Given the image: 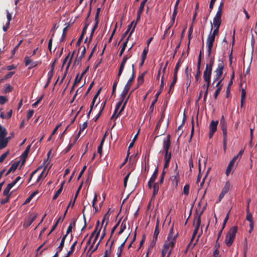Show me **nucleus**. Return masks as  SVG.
Wrapping results in <instances>:
<instances>
[{"mask_svg":"<svg viewBox=\"0 0 257 257\" xmlns=\"http://www.w3.org/2000/svg\"><path fill=\"white\" fill-rule=\"evenodd\" d=\"M9 154V151H8L3 154H2L0 157V163H2L6 158L8 156Z\"/></svg>","mask_w":257,"mask_h":257,"instance_id":"obj_43","label":"nucleus"},{"mask_svg":"<svg viewBox=\"0 0 257 257\" xmlns=\"http://www.w3.org/2000/svg\"><path fill=\"white\" fill-rule=\"evenodd\" d=\"M191 69H189V67L187 66L185 70V73L186 77V85H187V88L189 87L191 83Z\"/></svg>","mask_w":257,"mask_h":257,"instance_id":"obj_10","label":"nucleus"},{"mask_svg":"<svg viewBox=\"0 0 257 257\" xmlns=\"http://www.w3.org/2000/svg\"><path fill=\"white\" fill-rule=\"evenodd\" d=\"M156 241L157 240H152V242L151 243L149 248H148V252H147V254L149 253V252L150 251V250L153 248V247L155 246V244H156Z\"/></svg>","mask_w":257,"mask_h":257,"instance_id":"obj_53","label":"nucleus"},{"mask_svg":"<svg viewBox=\"0 0 257 257\" xmlns=\"http://www.w3.org/2000/svg\"><path fill=\"white\" fill-rule=\"evenodd\" d=\"M237 229V226H233L228 231L225 239V243L227 246H230L232 244Z\"/></svg>","mask_w":257,"mask_h":257,"instance_id":"obj_1","label":"nucleus"},{"mask_svg":"<svg viewBox=\"0 0 257 257\" xmlns=\"http://www.w3.org/2000/svg\"><path fill=\"white\" fill-rule=\"evenodd\" d=\"M79 74L78 73L76 76L74 82L73 83V87H75L81 80L82 77L81 76L79 77Z\"/></svg>","mask_w":257,"mask_h":257,"instance_id":"obj_39","label":"nucleus"},{"mask_svg":"<svg viewBox=\"0 0 257 257\" xmlns=\"http://www.w3.org/2000/svg\"><path fill=\"white\" fill-rule=\"evenodd\" d=\"M7 135L6 129L0 124V138H5Z\"/></svg>","mask_w":257,"mask_h":257,"instance_id":"obj_28","label":"nucleus"},{"mask_svg":"<svg viewBox=\"0 0 257 257\" xmlns=\"http://www.w3.org/2000/svg\"><path fill=\"white\" fill-rule=\"evenodd\" d=\"M38 193V191H35L34 192H33L29 197L28 198L25 200V203H29L32 199V198L36 195Z\"/></svg>","mask_w":257,"mask_h":257,"instance_id":"obj_36","label":"nucleus"},{"mask_svg":"<svg viewBox=\"0 0 257 257\" xmlns=\"http://www.w3.org/2000/svg\"><path fill=\"white\" fill-rule=\"evenodd\" d=\"M146 74V72L143 73L141 76H139L138 78V87H139L140 85H141L144 81V77Z\"/></svg>","mask_w":257,"mask_h":257,"instance_id":"obj_35","label":"nucleus"},{"mask_svg":"<svg viewBox=\"0 0 257 257\" xmlns=\"http://www.w3.org/2000/svg\"><path fill=\"white\" fill-rule=\"evenodd\" d=\"M163 87H164V75H163V76L162 77V78H161V85H160V91L159 92H158L156 94V95H155V97L156 98H155V99H154L152 101V102L151 103V104L150 105V109L151 110V111L153 110L154 105L155 104V103L157 101L158 98L159 96L160 95V94L161 93L162 91V90L163 89Z\"/></svg>","mask_w":257,"mask_h":257,"instance_id":"obj_4","label":"nucleus"},{"mask_svg":"<svg viewBox=\"0 0 257 257\" xmlns=\"http://www.w3.org/2000/svg\"><path fill=\"white\" fill-rule=\"evenodd\" d=\"M105 103H106V101H105L104 103H103L102 104V106L99 112V113L97 114V115L94 118V121H96L100 117V116H101V113L103 111L104 108V107H105Z\"/></svg>","mask_w":257,"mask_h":257,"instance_id":"obj_29","label":"nucleus"},{"mask_svg":"<svg viewBox=\"0 0 257 257\" xmlns=\"http://www.w3.org/2000/svg\"><path fill=\"white\" fill-rule=\"evenodd\" d=\"M13 87L11 86L10 85H8L7 87H5L4 92L5 93H7L9 92H11L13 90Z\"/></svg>","mask_w":257,"mask_h":257,"instance_id":"obj_48","label":"nucleus"},{"mask_svg":"<svg viewBox=\"0 0 257 257\" xmlns=\"http://www.w3.org/2000/svg\"><path fill=\"white\" fill-rule=\"evenodd\" d=\"M177 235L178 234H176L174 236L172 240H168L166 241L164 244L163 248L166 249L167 250H168L169 247H171V249H172L174 247Z\"/></svg>","mask_w":257,"mask_h":257,"instance_id":"obj_5","label":"nucleus"},{"mask_svg":"<svg viewBox=\"0 0 257 257\" xmlns=\"http://www.w3.org/2000/svg\"><path fill=\"white\" fill-rule=\"evenodd\" d=\"M15 72H9L7 75H6L3 78H2V79H1L0 80V82H4L6 80L9 79V78H10L12 77V76L14 74Z\"/></svg>","mask_w":257,"mask_h":257,"instance_id":"obj_32","label":"nucleus"},{"mask_svg":"<svg viewBox=\"0 0 257 257\" xmlns=\"http://www.w3.org/2000/svg\"><path fill=\"white\" fill-rule=\"evenodd\" d=\"M159 232H160V230H159V221L157 220V224H156V225L155 228L153 238V240H157L158 236L159 234Z\"/></svg>","mask_w":257,"mask_h":257,"instance_id":"obj_18","label":"nucleus"},{"mask_svg":"<svg viewBox=\"0 0 257 257\" xmlns=\"http://www.w3.org/2000/svg\"><path fill=\"white\" fill-rule=\"evenodd\" d=\"M214 57L213 58H211L210 60V63L209 64H207L206 65V66H208V68H210L212 70V67H213V64H214Z\"/></svg>","mask_w":257,"mask_h":257,"instance_id":"obj_54","label":"nucleus"},{"mask_svg":"<svg viewBox=\"0 0 257 257\" xmlns=\"http://www.w3.org/2000/svg\"><path fill=\"white\" fill-rule=\"evenodd\" d=\"M25 63L26 66L30 65L29 67V69H32V68L36 66L37 65V62L33 61L31 60L30 57L28 56H26L25 58Z\"/></svg>","mask_w":257,"mask_h":257,"instance_id":"obj_14","label":"nucleus"},{"mask_svg":"<svg viewBox=\"0 0 257 257\" xmlns=\"http://www.w3.org/2000/svg\"><path fill=\"white\" fill-rule=\"evenodd\" d=\"M37 214H30L27 219L25 221L24 223V227H28L29 226H30L32 223L34 222V221L37 218Z\"/></svg>","mask_w":257,"mask_h":257,"instance_id":"obj_7","label":"nucleus"},{"mask_svg":"<svg viewBox=\"0 0 257 257\" xmlns=\"http://www.w3.org/2000/svg\"><path fill=\"white\" fill-rule=\"evenodd\" d=\"M135 77V74H132L131 77L128 79L126 84L131 86L132 83Z\"/></svg>","mask_w":257,"mask_h":257,"instance_id":"obj_58","label":"nucleus"},{"mask_svg":"<svg viewBox=\"0 0 257 257\" xmlns=\"http://www.w3.org/2000/svg\"><path fill=\"white\" fill-rule=\"evenodd\" d=\"M208 66H206L205 69L203 72V79L207 82L206 85L209 87L210 83V78L212 73V69L208 68Z\"/></svg>","mask_w":257,"mask_h":257,"instance_id":"obj_3","label":"nucleus"},{"mask_svg":"<svg viewBox=\"0 0 257 257\" xmlns=\"http://www.w3.org/2000/svg\"><path fill=\"white\" fill-rule=\"evenodd\" d=\"M234 163H233L231 161H230L229 164L227 166V169H226V172H225V173L227 176H228L229 173H230V172L232 170V168L234 165Z\"/></svg>","mask_w":257,"mask_h":257,"instance_id":"obj_33","label":"nucleus"},{"mask_svg":"<svg viewBox=\"0 0 257 257\" xmlns=\"http://www.w3.org/2000/svg\"><path fill=\"white\" fill-rule=\"evenodd\" d=\"M119 77H118V75H117L116 80L114 81V82L113 83V86H112V90H116V86H117V84L118 82L119 81Z\"/></svg>","mask_w":257,"mask_h":257,"instance_id":"obj_61","label":"nucleus"},{"mask_svg":"<svg viewBox=\"0 0 257 257\" xmlns=\"http://www.w3.org/2000/svg\"><path fill=\"white\" fill-rule=\"evenodd\" d=\"M189 185L186 184L183 188V193L185 195H188L189 192Z\"/></svg>","mask_w":257,"mask_h":257,"instance_id":"obj_42","label":"nucleus"},{"mask_svg":"<svg viewBox=\"0 0 257 257\" xmlns=\"http://www.w3.org/2000/svg\"><path fill=\"white\" fill-rule=\"evenodd\" d=\"M173 234H174L173 228L172 227L170 230L169 233L168 237H167V239L169 240H172L174 237Z\"/></svg>","mask_w":257,"mask_h":257,"instance_id":"obj_49","label":"nucleus"},{"mask_svg":"<svg viewBox=\"0 0 257 257\" xmlns=\"http://www.w3.org/2000/svg\"><path fill=\"white\" fill-rule=\"evenodd\" d=\"M125 228H126L125 223H124V221H123L121 224L120 229L119 231L118 232V234H121L123 232V231L124 230Z\"/></svg>","mask_w":257,"mask_h":257,"instance_id":"obj_51","label":"nucleus"},{"mask_svg":"<svg viewBox=\"0 0 257 257\" xmlns=\"http://www.w3.org/2000/svg\"><path fill=\"white\" fill-rule=\"evenodd\" d=\"M74 144H69L68 146L64 150L63 152L65 153H68L72 148V147L73 146Z\"/></svg>","mask_w":257,"mask_h":257,"instance_id":"obj_56","label":"nucleus"},{"mask_svg":"<svg viewBox=\"0 0 257 257\" xmlns=\"http://www.w3.org/2000/svg\"><path fill=\"white\" fill-rule=\"evenodd\" d=\"M230 185L228 181L226 182L224 184L222 192L225 194L227 193L230 189Z\"/></svg>","mask_w":257,"mask_h":257,"instance_id":"obj_30","label":"nucleus"},{"mask_svg":"<svg viewBox=\"0 0 257 257\" xmlns=\"http://www.w3.org/2000/svg\"><path fill=\"white\" fill-rule=\"evenodd\" d=\"M131 56H128L127 55H125L122 60V61L120 63V66H119V70H118V77H120V75H121L122 72H123V69H124V65L127 61V60H128V59L131 57Z\"/></svg>","mask_w":257,"mask_h":257,"instance_id":"obj_12","label":"nucleus"},{"mask_svg":"<svg viewBox=\"0 0 257 257\" xmlns=\"http://www.w3.org/2000/svg\"><path fill=\"white\" fill-rule=\"evenodd\" d=\"M149 51V47L148 46L147 47H145L143 51V53L141 55V58L142 59H146L147 55Z\"/></svg>","mask_w":257,"mask_h":257,"instance_id":"obj_38","label":"nucleus"},{"mask_svg":"<svg viewBox=\"0 0 257 257\" xmlns=\"http://www.w3.org/2000/svg\"><path fill=\"white\" fill-rule=\"evenodd\" d=\"M218 123V121L217 120H216V121L212 120L210 124V125H209L210 130L212 131V132L213 131L216 132V130H217V126Z\"/></svg>","mask_w":257,"mask_h":257,"instance_id":"obj_21","label":"nucleus"},{"mask_svg":"<svg viewBox=\"0 0 257 257\" xmlns=\"http://www.w3.org/2000/svg\"><path fill=\"white\" fill-rule=\"evenodd\" d=\"M130 173H129L127 175H126L124 178V180H123V185H124V187L125 188L126 187V186H127V181H128V179L129 178V176H130Z\"/></svg>","mask_w":257,"mask_h":257,"instance_id":"obj_60","label":"nucleus"},{"mask_svg":"<svg viewBox=\"0 0 257 257\" xmlns=\"http://www.w3.org/2000/svg\"><path fill=\"white\" fill-rule=\"evenodd\" d=\"M82 58H81L80 57H76V58L75 59V61H74V65H78L80 63H81V59Z\"/></svg>","mask_w":257,"mask_h":257,"instance_id":"obj_64","label":"nucleus"},{"mask_svg":"<svg viewBox=\"0 0 257 257\" xmlns=\"http://www.w3.org/2000/svg\"><path fill=\"white\" fill-rule=\"evenodd\" d=\"M224 69V64L222 61L219 62L217 65V67L215 70V78L212 83V85H214L215 82L220 78L223 73V70Z\"/></svg>","mask_w":257,"mask_h":257,"instance_id":"obj_2","label":"nucleus"},{"mask_svg":"<svg viewBox=\"0 0 257 257\" xmlns=\"http://www.w3.org/2000/svg\"><path fill=\"white\" fill-rule=\"evenodd\" d=\"M159 184L158 182L154 183L153 186V194H152V199L154 198L155 197V196H156V195L157 194V193L159 191Z\"/></svg>","mask_w":257,"mask_h":257,"instance_id":"obj_16","label":"nucleus"},{"mask_svg":"<svg viewBox=\"0 0 257 257\" xmlns=\"http://www.w3.org/2000/svg\"><path fill=\"white\" fill-rule=\"evenodd\" d=\"M177 80V75L174 74L173 80L170 85V89H172V88H173L175 83H176Z\"/></svg>","mask_w":257,"mask_h":257,"instance_id":"obj_44","label":"nucleus"},{"mask_svg":"<svg viewBox=\"0 0 257 257\" xmlns=\"http://www.w3.org/2000/svg\"><path fill=\"white\" fill-rule=\"evenodd\" d=\"M223 6H224V3L223 1H221L219 4V6L218 8V10H217L216 14L215 15V16L214 17V18L221 20V16H222Z\"/></svg>","mask_w":257,"mask_h":257,"instance_id":"obj_15","label":"nucleus"},{"mask_svg":"<svg viewBox=\"0 0 257 257\" xmlns=\"http://www.w3.org/2000/svg\"><path fill=\"white\" fill-rule=\"evenodd\" d=\"M136 26V23L135 24V26H133V28L132 31H131L127 38L126 39L125 41L123 43V44L122 45V47L120 50L119 53V57H121L122 56V55L123 54V53H124V51L125 48L127 46V44L129 38L131 37L132 33H133V32L134 31Z\"/></svg>","mask_w":257,"mask_h":257,"instance_id":"obj_8","label":"nucleus"},{"mask_svg":"<svg viewBox=\"0 0 257 257\" xmlns=\"http://www.w3.org/2000/svg\"><path fill=\"white\" fill-rule=\"evenodd\" d=\"M145 2H143L142 1L141 3V4H140V6L139 7V9L138 11V12H139V13H142L143 11H144V7H145Z\"/></svg>","mask_w":257,"mask_h":257,"instance_id":"obj_45","label":"nucleus"},{"mask_svg":"<svg viewBox=\"0 0 257 257\" xmlns=\"http://www.w3.org/2000/svg\"><path fill=\"white\" fill-rule=\"evenodd\" d=\"M131 56H128L127 55H125L122 60V61L120 63V66H119V70H118V77H120V75H121L122 72H123V69H124V65L127 61V60H128V59L131 57Z\"/></svg>","mask_w":257,"mask_h":257,"instance_id":"obj_11","label":"nucleus"},{"mask_svg":"<svg viewBox=\"0 0 257 257\" xmlns=\"http://www.w3.org/2000/svg\"><path fill=\"white\" fill-rule=\"evenodd\" d=\"M19 164V162H16L14 163L11 167L9 168L6 173V175H9L11 172H14L18 168Z\"/></svg>","mask_w":257,"mask_h":257,"instance_id":"obj_17","label":"nucleus"},{"mask_svg":"<svg viewBox=\"0 0 257 257\" xmlns=\"http://www.w3.org/2000/svg\"><path fill=\"white\" fill-rule=\"evenodd\" d=\"M212 27H213L212 25H211V28L210 34L207 37V40L214 42L215 41V37L216 36L213 35V34H211V31H212Z\"/></svg>","mask_w":257,"mask_h":257,"instance_id":"obj_34","label":"nucleus"},{"mask_svg":"<svg viewBox=\"0 0 257 257\" xmlns=\"http://www.w3.org/2000/svg\"><path fill=\"white\" fill-rule=\"evenodd\" d=\"M8 143L5 138H0V150L5 148Z\"/></svg>","mask_w":257,"mask_h":257,"instance_id":"obj_19","label":"nucleus"},{"mask_svg":"<svg viewBox=\"0 0 257 257\" xmlns=\"http://www.w3.org/2000/svg\"><path fill=\"white\" fill-rule=\"evenodd\" d=\"M170 135L167 136V139L164 140L163 142V151L164 153H168L169 149L171 145Z\"/></svg>","mask_w":257,"mask_h":257,"instance_id":"obj_9","label":"nucleus"},{"mask_svg":"<svg viewBox=\"0 0 257 257\" xmlns=\"http://www.w3.org/2000/svg\"><path fill=\"white\" fill-rule=\"evenodd\" d=\"M82 186V183H81L80 184V185L79 186L78 188L77 189V191H76V192L75 193V196H74V200H73L72 206H74V205L75 204L76 198H77V196H78V195L79 194L80 190H81Z\"/></svg>","mask_w":257,"mask_h":257,"instance_id":"obj_37","label":"nucleus"},{"mask_svg":"<svg viewBox=\"0 0 257 257\" xmlns=\"http://www.w3.org/2000/svg\"><path fill=\"white\" fill-rule=\"evenodd\" d=\"M221 89H222V85H221L220 87L217 88V89L216 90V91L214 93V97L215 99L217 98L218 95L220 93V92L221 90Z\"/></svg>","mask_w":257,"mask_h":257,"instance_id":"obj_50","label":"nucleus"},{"mask_svg":"<svg viewBox=\"0 0 257 257\" xmlns=\"http://www.w3.org/2000/svg\"><path fill=\"white\" fill-rule=\"evenodd\" d=\"M171 158V153L169 154V153H165V157H164L165 161H168V162H170Z\"/></svg>","mask_w":257,"mask_h":257,"instance_id":"obj_59","label":"nucleus"},{"mask_svg":"<svg viewBox=\"0 0 257 257\" xmlns=\"http://www.w3.org/2000/svg\"><path fill=\"white\" fill-rule=\"evenodd\" d=\"M201 224V219H200V215H198L197 214L194 217V224L195 225V228L193 231V234L196 235L197 234L199 227Z\"/></svg>","mask_w":257,"mask_h":257,"instance_id":"obj_6","label":"nucleus"},{"mask_svg":"<svg viewBox=\"0 0 257 257\" xmlns=\"http://www.w3.org/2000/svg\"><path fill=\"white\" fill-rule=\"evenodd\" d=\"M180 65H181V59H180L179 60V61H178L177 63L176 64V66L175 67L174 74L177 75V73L179 69Z\"/></svg>","mask_w":257,"mask_h":257,"instance_id":"obj_41","label":"nucleus"},{"mask_svg":"<svg viewBox=\"0 0 257 257\" xmlns=\"http://www.w3.org/2000/svg\"><path fill=\"white\" fill-rule=\"evenodd\" d=\"M34 114V110H29L28 112L27 115V118L28 119H29Z\"/></svg>","mask_w":257,"mask_h":257,"instance_id":"obj_62","label":"nucleus"},{"mask_svg":"<svg viewBox=\"0 0 257 257\" xmlns=\"http://www.w3.org/2000/svg\"><path fill=\"white\" fill-rule=\"evenodd\" d=\"M220 125L221 129L223 132V137L225 139V138H227V125L224 120L223 116H222L220 120Z\"/></svg>","mask_w":257,"mask_h":257,"instance_id":"obj_13","label":"nucleus"},{"mask_svg":"<svg viewBox=\"0 0 257 257\" xmlns=\"http://www.w3.org/2000/svg\"><path fill=\"white\" fill-rule=\"evenodd\" d=\"M74 51L73 52V53L72 54V56L71 57V58H70L69 62L67 64V67H66V71L64 73V75L63 76V77H62V79L61 80V82H62L63 81L64 79H65V77H66V76L67 75V71H68V70L69 69V66L70 65V64H71V60H72V57H73V56L74 55Z\"/></svg>","mask_w":257,"mask_h":257,"instance_id":"obj_25","label":"nucleus"},{"mask_svg":"<svg viewBox=\"0 0 257 257\" xmlns=\"http://www.w3.org/2000/svg\"><path fill=\"white\" fill-rule=\"evenodd\" d=\"M132 92L130 93V94L128 95V96L126 97V98L125 99V101L123 102V105L122 106H121V108H120L119 111L118 112V113L117 114L116 116V117H117L119 115H120V114L121 113V112L123 111L125 107V105L128 101V100L130 98V95L131 94Z\"/></svg>","mask_w":257,"mask_h":257,"instance_id":"obj_23","label":"nucleus"},{"mask_svg":"<svg viewBox=\"0 0 257 257\" xmlns=\"http://www.w3.org/2000/svg\"><path fill=\"white\" fill-rule=\"evenodd\" d=\"M87 126V122L86 121V122H84L82 124V125H80V130L79 131V133H78V135L79 136L80 133L83 131V130H84Z\"/></svg>","mask_w":257,"mask_h":257,"instance_id":"obj_46","label":"nucleus"},{"mask_svg":"<svg viewBox=\"0 0 257 257\" xmlns=\"http://www.w3.org/2000/svg\"><path fill=\"white\" fill-rule=\"evenodd\" d=\"M127 94V93L122 91V92L120 94L119 100L121 101L124 102L125 101L124 99H125Z\"/></svg>","mask_w":257,"mask_h":257,"instance_id":"obj_52","label":"nucleus"},{"mask_svg":"<svg viewBox=\"0 0 257 257\" xmlns=\"http://www.w3.org/2000/svg\"><path fill=\"white\" fill-rule=\"evenodd\" d=\"M30 145L27 146L25 151L23 153L22 156L23 157V158L25 159L27 157L28 155L30 152Z\"/></svg>","mask_w":257,"mask_h":257,"instance_id":"obj_40","label":"nucleus"},{"mask_svg":"<svg viewBox=\"0 0 257 257\" xmlns=\"http://www.w3.org/2000/svg\"><path fill=\"white\" fill-rule=\"evenodd\" d=\"M64 183H65L64 181L62 182V183H61V186H60V188L56 191V192L54 194V195L53 197V200H55L60 194V193H61V192L62 191Z\"/></svg>","mask_w":257,"mask_h":257,"instance_id":"obj_22","label":"nucleus"},{"mask_svg":"<svg viewBox=\"0 0 257 257\" xmlns=\"http://www.w3.org/2000/svg\"><path fill=\"white\" fill-rule=\"evenodd\" d=\"M13 187V186L11 184H8L7 185V187L3 191V195L4 196H11V194L9 193L10 190L12 189V188Z\"/></svg>","mask_w":257,"mask_h":257,"instance_id":"obj_20","label":"nucleus"},{"mask_svg":"<svg viewBox=\"0 0 257 257\" xmlns=\"http://www.w3.org/2000/svg\"><path fill=\"white\" fill-rule=\"evenodd\" d=\"M111 252L112 249H111V247H109L108 249H105L104 255L109 257Z\"/></svg>","mask_w":257,"mask_h":257,"instance_id":"obj_57","label":"nucleus"},{"mask_svg":"<svg viewBox=\"0 0 257 257\" xmlns=\"http://www.w3.org/2000/svg\"><path fill=\"white\" fill-rule=\"evenodd\" d=\"M200 66L199 62L197 63V72L195 76V80L196 82H198L200 79V75H201V71H200Z\"/></svg>","mask_w":257,"mask_h":257,"instance_id":"obj_24","label":"nucleus"},{"mask_svg":"<svg viewBox=\"0 0 257 257\" xmlns=\"http://www.w3.org/2000/svg\"><path fill=\"white\" fill-rule=\"evenodd\" d=\"M232 83H233L232 80H230L228 84V86H227V89H226V97H228V95L230 92V87L231 85H232Z\"/></svg>","mask_w":257,"mask_h":257,"instance_id":"obj_47","label":"nucleus"},{"mask_svg":"<svg viewBox=\"0 0 257 257\" xmlns=\"http://www.w3.org/2000/svg\"><path fill=\"white\" fill-rule=\"evenodd\" d=\"M172 180L173 184H175L176 186L178 185V182L179 181V172H177L175 176H172Z\"/></svg>","mask_w":257,"mask_h":257,"instance_id":"obj_27","label":"nucleus"},{"mask_svg":"<svg viewBox=\"0 0 257 257\" xmlns=\"http://www.w3.org/2000/svg\"><path fill=\"white\" fill-rule=\"evenodd\" d=\"M246 219L248 220L249 223L253 222V218L252 214L251 212L248 210V209H246Z\"/></svg>","mask_w":257,"mask_h":257,"instance_id":"obj_31","label":"nucleus"},{"mask_svg":"<svg viewBox=\"0 0 257 257\" xmlns=\"http://www.w3.org/2000/svg\"><path fill=\"white\" fill-rule=\"evenodd\" d=\"M8 101L6 97L0 96V104H4Z\"/></svg>","mask_w":257,"mask_h":257,"instance_id":"obj_55","label":"nucleus"},{"mask_svg":"<svg viewBox=\"0 0 257 257\" xmlns=\"http://www.w3.org/2000/svg\"><path fill=\"white\" fill-rule=\"evenodd\" d=\"M74 51L73 52V53L72 54V56L71 57V58H70L69 62L67 64V67H66V71L64 73V75L63 76V77H62V79L61 80V82H62L63 81L64 79H65V77H66V76L67 75V71H68V70L69 69V66L70 65V64H71V60H72V57H73V56L74 55Z\"/></svg>","mask_w":257,"mask_h":257,"instance_id":"obj_26","label":"nucleus"},{"mask_svg":"<svg viewBox=\"0 0 257 257\" xmlns=\"http://www.w3.org/2000/svg\"><path fill=\"white\" fill-rule=\"evenodd\" d=\"M54 71L50 70L48 73V81H51L53 75Z\"/></svg>","mask_w":257,"mask_h":257,"instance_id":"obj_63","label":"nucleus"}]
</instances>
